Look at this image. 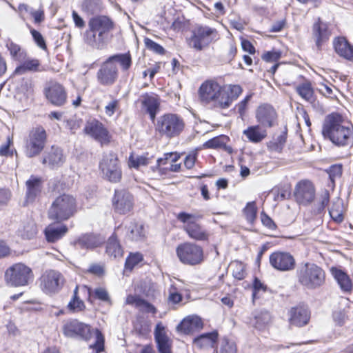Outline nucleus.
Wrapping results in <instances>:
<instances>
[{
	"instance_id": "de8ad7c7",
	"label": "nucleus",
	"mask_w": 353,
	"mask_h": 353,
	"mask_svg": "<svg viewBox=\"0 0 353 353\" xmlns=\"http://www.w3.org/2000/svg\"><path fill=\"white\" fill-rule=\"evenodd\" d=\"M247 221L253 223L256 218L257 208L255 201L248 202L243 210Z\"/></svg>"
},
{
	"instance_id": "c9c22d12",
	"label": "nucleus",
	"mask_w": 353,
	"mask_h": 353,
	"mask_svg": "<svg viewBox=\"0 0 353 353\" xmlns=\"http://www.w3.org/2000/svg\"><path fill=\"white\" fill-rule=\"evenodd\" d=\"M141 103L147 113L149 114L150 119L154 122L156 114L159 108L158 99L148 94H145L142 97Z\"/></svg>"
},
{
	"instance_id": "13d9d810",
	"label": "nucleus",
	"mask_w": 353,
	"mask_h": 353,
	"mask_svg": "<svg viewBox=\"0 0 353 353\" xmlns=\"http://www.w3.org/2000/svg\"><path fill=\"white\" fill-rule=\"evenodd\" d=\"M144 44L148 50L157 54H163L165 53V49L161 45L149 38L144 39Z\"/></svg>"
},
{
	"instance_id": "4be33fe9",
	"label": "nucleus",
	"mask_w": 353,
	"mask_h": 353,
	"mask_svg": "<svg viewBox=\"0 0 353 353\" xmlns=\"http://www.w3.org/2000/svg\"><path fill=\"white\" fill-rule=\"evenodd\" d=\"M46 134H30L26 144V154L28 157L38 155L43 149Z\"/></svg>"
},
{
	"instance_id": "ddd939ff",
	"label": "nucleus",
	"mask_w": 353,
	"mask_h": 353,
	"mask_svg": "<svg viewBox=\"0 0 353 353\" xmlns=\"http://www.w3.org/2000/svg\"><path fill=\"white\" fill-rule=\"evenodd\" d=\"M119 77V70L115 64L111 63L107 59L103 61L97 72L99 83L103 86H111Z\"/></svg>"
},
{
	"instance_id": "ea45409f",
	"label": "nucleus",
	"mask_w": 353,
	"mask_h": 353,
	"mask_svg": "<svg viewBox=\"0 0 353 353\" xmlns=\"http://www.w3.org/2000/svg\"><path fill=\"white\" fill-rule=\"evenodd\" d=\"M324 139L330 140L334 145L343 146L353 142V134H323Z\"/></svg>"
},
{
	"instance_id": "864d4df0",
	"label": "nucleus",
	"mask_w": 353,
	"mask_h": 353,
	"mask_svg": "<svg viewBox=\"0 0 353 353\" xmlns=\"http://www.w3.org/2000/svg\"><path fill=\"white\" fill-rule=\"evenodd\" d=\"M95 341L90 345V347L96 350L97 353H99L104 348V337L102 333L97 329L94 330Z\"/></svg>"
},
{
	"instance_id": "473e14b6",
	"label": "nucleus",
	"mask_w": 353,
	"mask_h": 353,
	"mask_svg": "<svg viewBox=\"0 0 353 353\" xmlns=\"http://www.w3.org/2000/svg\"><path fill=\"white\" fill-rule=\"evenodd\" d=\"M218 333L215 331L202 334L194 339V344L200 349L213 348L216 343Z\"/></svg>"
},
{
	"instance_id": "0e129e2a",
	"label": "nucleus",
	"mask_w": 353,
	"mask_h": 353,
	"mask_svg": "<svg viewBox=\"0 0 353 353\" xmlns=\"http://www.w3.org/2000/svg\"><path fill=\"white\" fill-rule=\"evenodd\" d=\"M30 33L34 39V42L42 50H46L47 46L46 44L45 39L42 34L37 30L32 29L30 30Z\"/></svg>"
},
{
	"instance_id": "9b49d317",
	"label": "nucleus",
	"mask_w": 353,
	"mask_h": 353,
	"mask_svg": "<svg viewBox=\"0 0 353 353\" xmlns=\"http://www.w3.org/2000/svg\"><path fill=\"white\" fill-rule=\"evenodd\" d=\"M63 284V276L56 270H46L40 278L41 288L46 294H52L58 292Z\"/></svg>"
},
{
	"instance_id": "052dcab7",
	"label": "nucleus",
	"mask_w": 353,
	"mask_h": 353,
	"mask_svg": "<svg viewBox=\"0 0 353 353\" xmlns=\"http://www.w3.org/2000/svg\"><path fill=\"white\" fill-rule=\"evenodd\" d=\"M170 159L166 156V153H165L163 157L157 159L156 165L152 166L151 170L154 172H158L159 175L161 176V169L168 168L165 167V165L169 163Z\"/></svg>"
},
{
	"instance_id": "f3484780",
	"label": "nucleus",
	"mask_w": 353,
	"mask_h": 353,
	"mask_svg": "<svg viewBox=\"0 0 353 353\" xmlns=\"http://www.w3.org/2000/svg\"><path fill=\"white\" fill-rule=\"evenodd\" d=\"M157 128L159 132H180L183 130V121L174 114H167L161 117Z\"/></svg>"
},
{
	"instance_id": "680f3d73",
	"label": "nucleus",
	"mask_w": 353,
	"mask_h": 353,
	"mask_svg": "<svg viewBox=\"0 0 353 353\" xmlns=\"http://www.w3.org/2000/svg\"><path fill=\"white\" fill-rule=\"evenodd\" d=\"M91 139L100 143L101 146L108 145L111 141L110 134H88Z\"/></svg>"
},
{
	"instance_id": "4c0bfd02",
	"label": "nucleus",
	"mask_w": 353,
	"mask_h": 353,
	"mask_svg": "<svg viewBox=\"0 0 353 353\" xmlns=\"http://www.w3.org/2000/svg\"><path fill=\"white\" fill-rule=\"evenodd\" d=\"M109 61L117 65L118 63L121 70L125 72L130 70L132 65V56L130 52L113 54L108 58Z\"/></svg>"
},
{
	"instance_id": "393cba45",
	"label": "nucleus",
	"mask_w": 353,
	"mask_h": 353,
	"mask_svg": "<svg viewBox=\"0 0 353 353\" xmlns=\"http://www.w3.org/2000/svg\"><path fill=\"white\" fill-rule=\"evenodd\" d=\"M333 46L336 53L339 57L353 62V45L346 38L343 37L335 38Z\"/></svg>"
},
{
	"instance_id": "2f4dec72",
	"label": "nucleus",
	"mask_w": 353,
	"mask_h": 353,
	"mask_svg": "<svg viewBox=\"0 0 353 353\" xmlns=\"http://www.w3.org/2000/svg\"><path fill=\"white\" fill-rule=\"evenodd\" d=\"M68 231V228L65 225L59 226L49 225L45 228L44 234L48 242L54 243L62 239Z\"/></svg>"
},
{
	"instance_id": "f257e3e1",
	"label": "nucleus",
	"mask_w": 353,
	"mask_h": 353,
	"mask_svg": "<svg viewBox=\"0 0 353 353\" xmlns=\"http://www.w3.org/2000/svg\"><path fill=\"white\" fill-rule=\"evenodd\" d=\"M113 28L114 23L108 17H93L88 21V30L85 33V41L94 48L103 49L106 46L109 33Z\"/></svg>"
},
{
	"instance_id": "bb28decb",
	"label": "nucleus",
	"mask_w": 353,
	"mask_h": 353,
	"mask_svg": "<svg viewBox=\"0 0 353 353\" xmlns=\"http://www.w3.org/2000/svg\"><path fill=\"white\" fill-rule=\"evenodd\" d=\"M72 244L77 249H93L101 244V241L98 236L86 233L81 234L75 239Z\"/></svg>"
},
{
	"instance_id": "72a5a7b5",
	"label": "nucleus",
	"mask_w": 353,
	"mask_h": 353,
	"mask_svg": "<svg viewBox=\"0 0 353 353\" xmlns=\"http://www.w3.org/2000/svg\"><path fill=\"white\" fill-rule=\"evenodd\" d=\"M121 228L118 226L112 235L108 239L106 245V253L110 257L114 259L121 257L123 256V249L117 239L116 233Z\"/></svg>"
},
{
	"instance_id": "a18cd8bd",
	"label": "nucleus",
	"mask_w": 353,
	"mask_h": 353,
	"mask_svg": "<svg viewBox=\"0 0 353 353\" xmlns=\"http://www.w3.org/2000/svg\"><path fill=\"white\" fill-rule=\"evenodd\" d=\"M40 65L38 59H27L23 63L18 66L14 72L18 74H22L27 71H37Z\"/></svg>"
},
{
	"instance_id": "5fc2aeb1",
	"label": "nucleus",
	"mask_w": 353,
	"mask_h": 353,
	"mask_svg": "<svg viewBox=\"0 0 353 353\" xmlns=\"http://www.w3.org/2000/svg\"><path fill=\"white\" fill-rule=\"evenodd\" d=\"M298 94L305 100L310 101L313 96V90L310 83H303L296 88Z\"/></svg>"
},
{
	"instance_id": "6e6552de",
	"label": "nucleus",
	"mask_w": 353,
	"mask_h": 353,
	"mask_svg": "<svg viewBox=\"0 0 353 353\" xmlns=\"http://www.w3.org/2000/svg\"><path fill=\"white\" fill-rule=\"evenodd\" d=\"M197 216L195 214L181 212L176 215V219L184 223L183 230L189 237L196 241H205L208 235L203 227L196 222Z\"/></svg>"
},
{
	"instance_id": "412c9836",
	"label": "nucleus",
	"mask_w": 353,
	"mask_h": 353,
	"mask_svg": "<svg viewBox=\"0 0 353 353\" xmlns=\"http://www.w3.org/2000/svg\"><path fill=\"white\" fill-rule=\"evenodd\" d=\"M43 181L41 177L31 175L26 182V202L32 203L39 196L43 190Z\"/></svg>"
},
{
	"instance_id": "e2e57ef3",
	"label": "nucleus",
	"mask_w": 353,
	"mask_h": 353,
	"mask_svg": "<svg viewBox=\"0 0 353 353\" xmlns=\"http://www.w3.org/2000/svg\"><path fill=\"white\" fill-rule=\"evenodd\" d=\"M267 290V286L262 283L258 278H255L253 282V288H252V297L253 299L258 298L257 294L260 292H265Z\"/></svg>"
},
{
	"instance_id": "c85d7f7f",
	"label": "nucleus",
	"mask_w": 353,
	"mask_h": 353,
	"mask_svg": "<svg viewBox=\"0 0 353 353\" xmlns=\"http://www.w3.org/2000/svg\"><path fill=\"white\" fill-rule=\"evenodd\" d=\"M330 272L343 292H350L352 290V283L349 276L342 270L332 267Z\"/></svg>"
},
{
	"instance_id": "f704fd0d",
	"label": "nucleus",
	"mask_w": 353,
	"mask_h": 353,
	"mask_svg": "<svg viewBox=\"0 0 353 353\" xmlns=\"http://www.w3.org/2000/svg\"><path fill=\"white\" fill-rule=\"evenodd\" d=\"M154 155L145 152L141 155L131 152L128 158V166L130 168L138 170L141 166H146L152 163Z\"/></svg>"
},
{
	"instance_id": "5701e85b",
	"label": "nucleus",
	"mask_w": 353,
	"mask_h": 353,
	"mask_svg": "<svg viewBox=\"0 0 353 353\" xmlns=\"http://www.w3.org/2000/svg\"><path fill=\"white\" fill-rule=\"evenodd\" d=\"M154 340L159 353H172V342L165 334V327L161 323L155 327Z\"/></svg>"
},
{
	"instance_id": "20e7f679",
	"label": "nucleus",
	"mask_w": 353,
	"mask_h": 353,
	"mask_svg": "<svg viewBox=\"0 0 353 353\" xmlns=\"http://www.w3.org/2000/svg\"><path fill=\"white\" fill-rule=\"evenodd\" d=\"M34 279L32 269L23 263H17L9 267L5 272L6 283L13 287L29 285Z\"/></svg>"
},
{
	"instance_id": "dca6fc26",
	"label": "nucleus",
	"mask_w": 353,
	"mask_h": 353,
	"mask_svg": "<svg viewBox=\"0 0 353 353\" xmlns=\"http://www.w3.org/2000/svg\"><path fill=\"white\" fill-rule=\"evenodd\" d=\"M65 336L71 338H78L88 341L91 337L90 327L77 320H71L65 323L63 327Z\"/></svg>"
},
{
	"instance_id": "603ef678",
	"label": "nucleus",
	"mask_w": 353,
	"mask_h": 353,
	"mask_svg": "<svg viewBox=\"0 0 353 353\" xmlns=\"http://www.w3.org/2000/svg\"><path fill=\"white\" fill-rule=\"evenodd\" d=\"M143 260V255L139 252L131 253L125 263V268L131 271L137 264Z\"/></svg>"
},
{
	"instance_id": "39448f33",
	"label": "nucleus",
	"mask_w": 353,
	"mask_h": 353,
	"mask_svg": "<svg viewBox=\"0 0 353 353\" xmlns=\"http://www.w3.org/2000/svg\"><path fill=\"white\" fill-rule=\"evenodd\" d=\"M217 37L215 28L207 26H196L191 32V36L188 39V46L197 50L201 51L214 41Z\"/></svg>"
},
{
	"instance_id": "6ab92c4d",
	"label": "nucleus",
	"mask_w": 353,
	"mask_h": 353,
	"mask_svg": "<svg viewBox=\"0 0 353 353\" xmlns=\"http://www.w3.org/2000/svg\"><path fill=\"white\" fill-rule=\"evenodd\" d=\"M276 112L270 105L263 104L256 109V118L263 127L274 126L276 122Z\"/></svg>"
},
{
	"instance_id": "c756f323",
	"label": "nucleus",
	"mask_w": 353,
	"mask_h": 353,
	"mask_svg": "<svg viewBox=\"0 0 353 353\" xmlns=\"http://www.w3.org/2000/svg\"><path fill=\"white\" fill-rule=\"evenodd\" d=\"M242 88L239 85H230L229 89L226 90L223 88L222 97L221 100V108H228L233 101L236 100L242 93Z\"/></svg>"
},
{
	"instance_id": "c03bdc74",
	"label": "nucleus",
	"mask_w": 353,
	"mask_h": 353,
	"mask_svg": "<svg viewBox=\"0 0 353 353\" xmlns=\"http://www.w3.org/2000/svg\"><path fill=\"white\" fill-rule=\"evenodd\" d=\"M79 287L76 286L73 292V296L68 305V309L73 312L83 311L85 305L82 300L78 296Z\"/></svg>"
},
{
	"instance_id": "37998d69",
	"label": "nucleus",
	"mask_w": 353,
	"mask_h": 353,
	"mask_svg": "<svg viewBox=\"0 0 353 353\" xmlns=\"http://www.w3.org/2000/svg\"><path fill=\"white\" fill-rule=\"evenodd\" d=\"M103 8L101 0H84L82 3V10L88 14L99 13Z\"/></svg>"
},
{
	"instance_id": "423d86ee",
	"label": "nucleus",
	"mask_w": 353,
	"mask_h": 353,
	"mask_svg": "<svg viewBox=\"0 0 353 353\" xmlns=\"http://www.w3.org/2000/svg\"><path fill=\"white\" fill-rule=\"evenodd\" d=\"M102 176L111 183L120 182L122 177L121 167L117 154L113 152L103 153L99 162Z\"/></svg>"
},
{
	"instance_id": "4468645a",
	"label": "nucleus",
	"mask_w": 353,
	"mask_h": 353,
	"mask_svg": "<svg viewBox=\"0 0 353 353\" xmlns=\"http://www.w3.org/2000/svg\"><path fill=\"white\" fill-rule=\"evenodd\" d=\"M112 206L115 212L125 214L133 208V196L125 190H116L112 198Z\"/></svg>"
},
{
	"instance_id": "58836bf2",
	"label": "nucleus",
	"mask_w": 353,
	"mask_h": 353,
	"mask_svg": "<svg viewBox=\"0 0 353 353\" xmlns=\"http://www.w3.org/2000/svg\"><path fill=\"white\" fill-rule=\"evenodd\" d=\"M229 137L223 134L215 137L203 143V148L210 149L224 148L225 151L231 153L232 150L227 146L226 143L229 141Z\"/></svg>"
},
{
	"instance_id": "774afa93",
	"label": "nucleus",
	"mask_w": 353,
	"mask_h": 353,
	"mask_svg": "<svg viewBox=\"0 0 353 353\" xmlns=\"http://www.w3.org/2000/svg\"><path fill=\"white\" fill-rule=\"evenodd\" d=\"M261 221L264 226L270 229L275 230L276 228V225L273 221V220L267 215L265 212H262L261 214Z\"/></svg>"
},
{
	"instance_id": "0eeeda50",
	"label": "nucleus",
	"mask_w": 353,
	"mask_h": 353,
	"mask_svg": "<svg viewBox=\"0 0 353 353\" xmlns=\"http://www.w3.org/2000/svg\"><path fill=\"white\" fill-rule=\"evenodd\" d=\"M176 252L180 261L186 265H194L203 261V250L201 246L195 243L180 244Z\"/></svg>"
},
{
	"instance_id": "cd10ccee",
	"label": "nucleus",
	"mask_w": 353,
	"mask_h": 353,
	"mask_svg": "<svg viewBox=\"0 0 353 353\" xmlns=\"http://www.w3.org/2000/svg\"><path fill=\"white\" fill-rule=\"evenodd\" d=\"M271 321V315L266 310H256L252 314L249 323L259 330L266 328Z\"/></svg>"
},
{
	"instance_id": "6e6d98bb",
	"label": "nucleus",
	"mask_w": 353,
	"mask_h": 353,
	"mask_svg": "<svg viewBox=\"0 0 353 353\" xmlns=\"http://www.w3.org/2000/svg\"><path fill=\"white\" fill-rule=\"evenodd\" d=\"M89 294H93L94 297L103 302H110V298L107 290L103 288H97L93 291L88 288Z\"/></svg>"
},
{
	"instance_id": "1a4fd4ad",
	"label": "nucleus",
	"mask_w": 353,
	"mask_h": 353,
	"mask_svg": "<svg viewBox=\"0 0 353 353\" xmlns=\"http://www.w3.org/2000/svg\"><path fill=\"white\" fill-rule=\"evenodd\" d=\"M223 88L216 81L208 80L201 84L199 94L202 102L212 103L214 107L221 108Z\"/></svg>"
},
{
	"instance_id": "e433bc0d",
	"label": "nucleus",
	"mask_w": 353,
	"mask_h": 353,
	"mask_svg": "<svg viewBox=\"0 0 353 353\" xmlns=\"http://www.w3.org/2000/svg\"><path fill=\"white\" fill-rule=\"evenodd\" d=\"M65 161L62 150L58 147L52 146L46 157L43 159V163H48L50 167L60 166Z\"/></svg>"
},
{
	"instance_id": "a19ab883",
	"label": "nucleus",
	"mask_w": 353,
	"mask_h": 353,
	"mask_svg": "<svg viewBox=\"0 0 353 353\" xmlns=\"http://www.w3.org/2000/svg\"><path fill=\"white\" fill-rule=\"evenodd\" d=\"M19 234L23 239H32L37 234V227L33 220H28L23 223L22 227L19 229Z\"/></svg>"
},
{
	"instance_id": "79ce46f5",
	"label": "nucleus",
	"mask_w": 353,
	"mask_h": 353,
	"mask_svg": "<svg viewBox=\"0 0 353 353\" xmlns=\"http://www.w3.org/2000/svg\"><path fill=\"white\" fill-rule=\"evenodd\" d=\"M286 134H274L268 143V148L272 152H281L286 141Z\"/></svg>"
},
{
	"instance_id": "f03ea898",
	"label": "nucleus",
	"mask_w": 353,
	"mask_h": 353,
	"mask_svg": "<svg viewBox=\"0 0 353 353\" xmlns=\"http://www.w3.org/2000/svg\"><path fill=\"white\" fill-rule=\"evenodd\" d=\"M298 283L307 290H315L321 287L325 281V272L314 263L303 262L296 270Z\"/></svg>"
},
{
	"instance_id": "9d476101",
	"label": "nucleus",
	"mask_w": 353,
	"mask_h": 353,
	"mask_svg": "<svg viewBox=\"0 0 353 353\" xmlns=\"http://www.w3.org/2000/svg\"><path fill=\"white\" fill-rule=\"evenodd\" d=\"M353 129L352 123L338 112L325 116L322 132H350Z\"/></svg>"
},
{
	"instance_id": "09e8293b",
	"label": "nucleus",
	"mask_w": 353,
	"mask_h": 353,
	"mask_svg": "<svg viewBox=\"0 0 353 353\" xmlns=\"http://www.w3.org/2000/svg\"><path fill=\"white\" fill-rule=\"evenodd\" d=\"M230 267L232 270V276L235 279L242 280L245 277V267L242 262L238 261H233L231 263Z\"/></svg>"
},
{
	"instance_id": "338daca9",
	"label": "nucleus",
	"mask_w": 353,
	"mask_h": 353,
	"mask_svg": "<svg viewBox=\"0 0 353 353\" xmlns=\"http://www.w3.org/2000/svg\"><path fill=\"white\" fill-rule=\"evenodd\" d=\"M334 322L338 325H343L346 319V314L343 310H337L333 312L332 314Z\"/></svg>"
},
{
	"instance_id": "bf43d9fd",
	"label": "nucleus",
	"mask_w": 353,
	"mask_h": 353,
	"mask_svg": "<svg viewBox=\"0 0 353 353\" xmlns=\"http://www.w3.org/2000/svg\"><path fill=\"white\" fill-rule=\"evenodd\" d=\"M342 172L343 166L341 164H334L331 165L327 170V173L331 181L334 183L336 179L340 178L342 174Z\"/></svg>"
},
{
	"instance_id": "b1692460",
	"label": "nucleus",
	"mask_w": 353,
	"mask_h": 353,
	"mask_svg": "<svg viewBox=\"0 0 353 353\" xmlns=\"http://www.w3.org/2000/svg\"><path fill=\"white\" fill-rule=\"evenodd\" d=\"M203 322L197 316L185 318L177 326V330L184 334H192L203 327Z\"/></svg>"
},
{
	"instance_id": "a878e982",
	"label": "nucleus",
	"mask_w": 353,
	"mask_h": 353,
	"mask_svg": "<svg viewBox=\"0 0 353 353\" xmlns=\"http://www.w3.org/2000/svg\"><path fill=\"white\" fill-rule=\"evenodd\" d=\"M310 318L308 307L305 305H299L290 310V323L297 327H302L307 324Z\"/></svg>"
},
{
	"instance_id": "7ed1b4c3",
	"label": "nucleus",
	"mask_w": 353,
	"mask_h": 353,
	"mask_svg": "<svg viewBox=\"0 0 353 353\" xmlns=\"http://www.w3.org/2000/svg\"><path fill=\"white\" fill-rule=\"evenodd\" d=\"M76 212V199L70 194H63L52 203L48 215L50 220L60 223L68 220Z\"/></svg>"
},
{
	"instance_id": "f8f14e48",
	"label": "nucleus",
	"mask_w": 353,
	"mask_h": 353,
	"mask_svg": "<svg viewBox=\"0 0 353 353\" xmlns=\"http://www.w3.org/2000/svg\"><path fill=\"white\" fill-rule=\"evenodd\" d=\"M270 265L280 272H290L296 267V260L288 252L276 251L272 252L269 257Z\"/></svg>"
},
{
	"instance_id": "3c124183",
	"label": "nucleus",
	"mask_w": 353,
	"mask_h": 353,
	"mask_svg": "<svg viewBox=\"0 0 353 353\" xmlns=\"http://www.w3.org/2000/svg\"><path fill=\"white\" fill-rule=\"evenodd\" d=\"M85 132H107L102 123L95 119H90L85 126Z\"/></svg>"
},
{
	"instance_id": "49530a36",
	"label": "nucleus",
	"mask_w": 353,
	"mask_h": 353,
	"mask_svg": "<svg viewBox=\"0 0 353 353\" xmlns=\"http://www.w3.org/2000/svg\"><path fill=\"white\" fill-rule=\"evenodd\" d=\"M329 214L332 219L336 223H341L343 221L342 204L340 200L333 203Z\"/></svg>"
},
{
	"instance_id": "2eb2a0df",
	"label": "nucleus",
	"mask_w": 353,
	"mask_h": 353,
	"mask_svg": "<svg viewBox=\"0 0 353 353\" xmlns=\"http://www.w3.org/2000/svg\"><path fill=\"white\" fill-rule=\"evenodd\" d=\"M48 101L57 107H61L68 101V93L65 87L59 83H52L44 89Z\"/></svg>"
},
{
	"instance_id": "69168bd1",
	"label": "nucleus",
	"mask_w": 353,
	"mask_h": 353,
	"mask_svg": "<svg viewBox=\"0 0 353 353\" xmlns=\"http://www.w3.org/2000/svg\"><path fill=\"white\" fill-rule=\"evenodd\" d=\"M281 52L280 51H268L262 55V59L266 62H276L280 59Z\"/></svg>"
},
{
	"instance_id": "7c9ffc66",
	"label": "nucleus",
	"mask_w": 353,
	"mask_h": 353,
	"mask_svg": "<svg viewBox=\"0 0 353 353\" xmlns=\"http://www.w3.org/2000/svg\"><path fill=\"white\" fill-rule=\"evenodd\" d=\"M126 238L132 241H142L145 239V231L143 224L132 221L126 226Z\"/></svg>"
},
{
	"instance_id": "aec40b11",
	"label": "nucleus",
	"mask_w": 353,
	"mask_h": 353,
	"mask_svg": "<svg viewBox=\"0 0 353 353\" xmlns=\"http://www.w3.org/2000/svg\"><path fill=\"white\" fill-rule=\"evenodd\" d=\"M330 36L327 25L319 18L313 24L312 29V38L315 42L317 50H321L323 44L328 41Z\"/></svg>"
},
{
	"instance_id": "4d7b16f0",
	"label": "nucleus",
	"mask_w": 353,
	"mask_h": 353,
	"mask_svg": "<svg viewBox=\"0 0 353 353\" xmlns=\"http://www.w3.org/2000/svg\"><path fill=\"white\" fill-rule=\"evenodd\" d=\"M236 351L234 343L224 339L221 341L218 353H236Z\"/></svg>"
},
{
	"instance_id": "8fccbe9b",
	"label": "nucleus",
	"mask_w": 353,
	"mask_h": 353,
	"mask_svg": "<svg viewBox=\"0 0 353 353\" xmlns=\"http://www.w3.org/2000/svg\"><path fill=\"white\" fill-rule=\"evenodd\" d=\"M6 46L13 59L18 61H23L25 59L26 53L19 45L11 41Z\"/></svg>"
},
{
	"instance_id": "a211bd4d",
	"label": "nucleus",
	"mask_w": 353,
	"mask_h": 353,
	"mask_svg": "<svg viewBox=\"0 0 353 353\" xmlns=\"http://www.w3.org/2000/svg\"><path fill=\"white\" fill-rule=\"evenodd\" d=\"M314 196L315 190L311 181L303 180L296 184L294 196L299 203L307 205L314 200Z\"/></svg>"
}]
</instances>
